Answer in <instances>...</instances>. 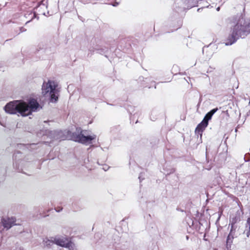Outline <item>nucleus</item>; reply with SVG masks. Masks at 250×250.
Returning <instances> with one entry per match:
<instances>
[{
  "label": "nucleus",
  "mask_w": 250,
  "mask_h": 250,
  "mask_svg": "<svg viewBox=\"0 0 250 250\" xmlns=\"http://www.w3.org/2000/svg\"><path fill=\"white\" fill-rule=\"evenodd\" d=\"M250 33V20L243 17L240 18L237 22L230 29L225 39V45H230L239 38L244 39Z\"/></svg>",
  "instance_id": "nucleus-2"
},
{
  "label": "nucleus",
  "mask_w": 250,
  "mask_h": 250,
  "mask_svg": "<svg viewBox=\"0 0 250 250\" xmlns=\"http://www.w3.org/2000/svg\"><path fill=\"white\" fill-rule=\"evenodd\" d=\"M45 243L46 244L47 246L51 245L53 244H55L54 243V240H47L45 241Z\"/></svg>",
  "instance_id": "nucleus-10"
},
{
  "label": "nucleus",
  "mask_w": 250,
  "mask_h": 250,
  "mask_svg": "<svg viewBox=\"0 0 250 250\" xmlns=\"http://www.w3.org/2000/svg\"><path fill=\"white\" fill-rule=\"evenodd\" d=\"M72 137L73 141L84 144L91 143V141L96 138V136L93 135L85 136L81 132L78 134L73 133Z\"/></svg>",
  "instance_id": "nucleus-4"
},
{
  "label": "nucleus",
  "mask_w": 250,
  "mask_h": 250,
  "mask_svg": "<svg viewBox=\"0 0 250 250\" xmlns=\"http://www.w3.org/2000/svg\"><path fill=\"white\" fill-rule=\"evenodd\" d=\"M1 222L3 227L7 229L11 228L13 225H17V224H15L16 218L15 217H8L6 219L2 218L1 219Z\"/></svg>",
  "instance_id": "nucleus-6"
},
{
  "label": "nucleus",
  "mask_w": 250,
  "mask_h": 250,
  "mask_svg": "<svg viewBox=\"0 0 250 250\" xmlns=\"http://www.w3.org/2000/svg\"><path fill=\"white\" fill-rule=\"evenodd\" d=\"M54 243L62 247L68 248L70 250H73L74 244L66 237L54 238Z\"/></svg>",
  "instance_id": "nucleus-5"
},
{
  "label": "nucleus",
  "mask_w": 250,
  "mask_h": 250,
  "mask_svg": "<svg viewBox=\"0 0 250 250\" xmlns=\"http://www.w3.org/2000/svg\"><path fill=\"white\" fill-rule=\"evenodd\" d=\"M208 125V123H206L203 120L197 125L195 130V133L196 134H200L201 136H202L203 132L204 131Z\"/></svg>",
  "instance_id": "nucleus-7"
},
{
  "label": "nucleus",
  "mask_w": 250,
  "mask_h": 250,
  "mask_svg": "<svg viewBox=\"0 0 250 250\" xmlns=\"http://www.w3.org/2000/svg\"><path fill=\"white\" fill-rule=\"evenodd\" d=\"M57 84L54 81L49 80L47 83H43L42 86V93L44 95L50 92V101L56 102L58 100V97L56 95Z\"/></svg>",
  "instance_id": "nucleus-3"
},
{
  "label": "nucleus",
  "mask_w": 250,
  "mask_h": 250,
  "mask_svg": "<svg viewBox=\"0 0 250 250\" xmlns=\"http://www.w3.org/2000/svg\"><path fill=\"white\" fill-rule=\"evenodd\" d=\"M218 108H215L208 112L204 117L203 121L208 123V121L212 118V115L218 110Z\"/></svg>",
  "instance_id": "nucleus-8"
},
{
  "label": "nucleus",
  "mask_w": 250,
  "mask_h": 250,
  "mask_svg": "<svg viewBox=\"0 0 250 250\" xmlns=\"http://www.w3.org/2000/svg\"><path fill=\"white\" fill-rule=\"evenodd\" d=\"M247 223L249 225V229L247 233V235L248 237H249V235H250V217L248 218V219L247 220Z\"/></svg>",
  "instance_id": "nucleus-9"
},
{
  "label": "nucleus",
  "mask_w": 250,
  "mask_h": 250,
  "mask_svg": "<svg viewBox=\"0 0 250 250\" xmlns=\"http://www.w3.org/2000/svg\"><path fill=\"white\" fill-rule=\"evenodd\" d=\"M39 107V104L37 100L32 99L28 103L19 101L9 102L4 107L6 112L15 114L20 113L22 116H27L36 111Z\"/></svg>",
  "instance_id": "nucleus-1"
}]
</instances>
